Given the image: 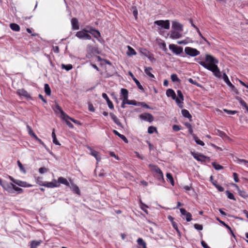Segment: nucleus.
Instances as JSON below:
<instances>
[{
  "mask_svg": "<svg viewBox=\"0 0 248 248\" xmlns=\"http://www.w3.org/2000/svg\"><path fill=\"white\" fill-rule=\"evenodd\" d=\"M196 60L200 65L208 70L212 71L216 77L219 78H221V75L220 70L217 65L218 62V60L209 54L205 55V61L208 63H206L203 61H199V60H201L200 58Z\"/></svg>",
  "mask_w": 248,
  "mask_h": 248,
  "instance_id": "obj_1",
  "label": "nucleus"
},
{
  "mask_svg": "<svg viewBox=\"0 0 248 248\" xmlns=\"http://www.w3.org/2000/svg\"><path fill=\"white\" fill-rule=\"evenodd\" d=\"M123 97L122 102V107L124 108L125 104L134 105L138 107L144 108H150L149 106L144 102H137L135 100H129L128 90L124 88H122L121 90V95Z\"/></svg>",
  "mask_w": 248,
  "mask_h": 248,
  "instance_id": "obj_2",
  "label": "nucleus"
},
{
  "mask_svg": "<svg viewBox=\"0 0 248 248\" xmlns=\"http://www.w3.org/2000/svg\"><path fill=\"white\" fill-rule=\"evenodd\" d=\"M55 112L57 116L60 117L62 121H64L66 125L71 128H74V125L70 122L71 121L74 123L78 125H81V123L76 120L69 117L62 109H55Z\"/></svg>",
  "mask_w": 248,
  "mask_h": 248,
  "instance_id": "obj_3",
  "label": "nucleus"
},
{
  "mask_svg": "<svg viewBox=\"0 0 248 248\" xmlns=\"http://www.w3.org/2000/svg\"><path fill=\"white\" fill-rule=\"evenodd\" d=\"M148 166L151 171L155 173V176L158 180L162 181H164L163 172L157 166L153 164H149Z\"/></svg>",
  "mask_w": 248,
  "mask_h": 248,
  "instance_id": "obj_4",
  "label": "nucleus"
},
{
  "mask_svg": "<svg viewBox=\"0 0 248 248\" xmlns=\"http://www.w3.org/2000/svg\"><path fill=\"white\" fill-rule=\"evenodd\" d=\"M185 52L187 55L192 57H196L200 54V52L196 48L189 46H186L185 48Z\"/></svg>",
  "mask_w": 248,
  "mask_h": 248,
  "instance_id": "obj_5",
  "label": "nucleus"
},
{
  "mask_svg": "<svg viewBox=\"0 0 248 248\" xmlns=\"http://www.w3.org/2000/svg\"><path fill=\"white\" fill-rule=\"evenodd\" d=\"M191 154L193 156V157L198 161L204 162L206 161H208L209 162L210 160V158L209 157L205 156L202 154L198 153H195L193 152H191Z\"/></svg>",
  "mask_w": 248,
  "mask_h": 248,
  "instance_id": "obj_6",
  "label": "nucleus"
},
{
  "mask_svg": "<svg viewBox=\"0 0 248 248\" xmlns=\"http://www.w3.org/2000/svg\"><path fill=\"white\" fill-rule=\"evenodd\" d=\"M76 36L79 39L86 40H90L92 38L91 36L88 33V30H83L78 31L76 33Z\"/></svg>",
  "mask_w": 248,
  "mask_h": 248,
  "instance_id": "obj_7",
  "label": "nucleus"
},
{
  "mask_svg": "<svg viewBox=\"0 0 248 248\" xmlns=\"http://www.w3.org/2000/svg\"><path fill=\"white\" fill-rule=\"evenodd\" d=\"M154 23L155 25H156L159 26H161L162 28H163L165 29L168 30L170 29V21L168 20H156V21H155Z\"/></svg>",
  "mask_w": 248,
  "mask_h": 248,
  "instance_id": "obj_8",
  "label": "nucleus"
},
{
  "mask_svg": "<svg viewBox=\"0 0 248 248\" xmlns=\"http://www.w3.org/2000/svg\"><path fill=\"white\" fill-rule=\"evenodd\" d=\"M16 93L20 97L24 98L26 99H29L31 98L30 94L24 89L17 90L16 91Z\"/></svg>",
  "mask_w": 248,
  "mask_h": 248,
  "instance_id": "obj_9",
  "label": "nucleus"
},
{
  "mask_svg": "<svg viewBox=\"0 0 248 248\" xmlns=\"http://www.w3.org/2000/svg\"><path fill=\"white\" fill-rule=\"evenodd\" d=\"M87 57L90 58L93 55L98 54L97 48L91 45H88L87 47Z\"/></svg>",
  "mask_w": 248,
  "mask_h": 248,
  "instance_id": "obj_10",
  "label": "nucleus"
},
{
  "mask_svg": "<svg viewBox=\"0 0 248 248\" xmlns=\"http://www.w3.org/2000/svg\"><path fill=\"white\" fill-rule=\"evenodd\" d=\"M169 48L176 55H180L183 52V48L181 46L174 44L169 45Z\"/></svg>",
  "mask_w": 248,
  "mask_h": 248,
  "instance_id": "obj_11",
  "label": "nucleus"
},
{
  "mask_svg": "<svg viewBox=\"0 0 248 248\" xmlns=\"http://www.w3.org/2000/svg\"><path fill=\"white\" fill-rule=\"evenodd\" d=\"M177 96L174 99L179 107H182V104L183 103L184 96L182 92L180 90L177 91Z\"/></svg>",
  "mask_w": 248,
  "mask_h": 248,
  "instance_id": "obj_12",
  "label": "nucleus"
},
{
  "mask_svg": "<svg viewBox=\"0 0 248 248\" xmlns=\"http://www.w3.org/2000/svg\"><path fill=\"white\" fill-rule=\"evenodd\" d=\"M3 189L9 193H13L14 185L11 183H8L6 181H3L1 186Z\"/></svg>",
  "mask_w": 248,
  "mask_h": 248,
  "instance_id": "obj_13",
  "label": "nucleus"
},
{
  "mask_svg": "<svg viewBox=\"0 0 248 248\" xmlns=\"http://www.w3.org/2000/svg\"><path fill=\"white\" fill-rule=\"evenodd\" d=\"M44 186L48 188H53L59 187L60 184L57 182L56 179H53L52 181L50 182H45Z\"/></svg>",
  "mask_w": 248,
  "mask_h": 248,
  "instance_id": "obj_14",
  "label": "nucleus"
},
{
  "mask_svg": "<svg viewBox=\"0 0 248 248\" xmlns=\"http://www.w3.org/2000/svg\"><path fill=\"white\" fill-rule=\"evenodd\" d=\"M140 119L149 123L152 122L154 120L153 116L149 113L142 114L140 115Z\"/></svg>",
  "mask_w": 248,
  "mask_h": 248,
  "instance_id": "obj_15",
  "label": "nucleus"
},
{
  "mask_svg": "<svg viewBox=\"0 0 248 248\" xmlns=\"http://www.w3.org/2000/svg\"><path fill=\"white\" fill-rule=\"evenodd\" d=\"M180 211L181 215L185 216L187 221L189 222L192 220V215L190 213L187 212L184 208H180Z\"/></svg>",
  "mask_w": 248,
  "mask_h": 248,
  "instance_id": "obj_16",
  "label": "nucleus"
},
{
  "mask_svg": "<svg viewBox=\"0 0 248 248\" xmlns=\"http://www.w3.org/2000/svg\"><path fill=\"white\" fill-rule=\"evenodd\" d=\"M72 29L74 30H78L79 29L78 21L76 18H72L71 19Z\"/></svg>",
  "mask_w": 248,
  "mask_h": 248,
  "instance_id": "obj_17",
  "label": "nucleus"
},
{
  "mask_svg": "<svg viewBox=\"0 0 248 248\" xmlns=\"http://www.w3.org/2000/svg\"><path fill=\"white\" fill-rule=\"evenodd\" d=\"M172 27L173 29L178 30L180 31H183V25L176 21L172 22Z\"/></svg>",
  "mask_w": 248,
  "mask_h": 248,
  "instance_id": "obj_18",
  "label": "nucleus"
},
{
  "mask_svg": "<svg viewBox=\"0 0 248 248\" xmlns=\"http://www.w3.org/2000/svg\"><path fill=\"white\" fill-rule=\"evenodd\" d=\"M102 97L107 101L109 108H113L114 107H113V103L109 99L108 95L106 93H103Z\"/></svg>",
  "mask_w": 248,
  "mask_h": 248,
  "instance_id": "obj_19",
  "label": "nucleus"
},
{
  "mask_svg": "<svg viewBox=\"0 0 248 248\" xmlns=\"http://www.w3.org/2000/svg\"><path fill=\"white\" fill-rule=\"evenodd\" d=\"M223 79L225 82L232 89L235 88L234 86L230 82L227 75L225 73L223 74Z\"/></svg>",
  "mask_w": 248,
  "mask_h": 248,
  "instance_id": "obj_20",
  "label": "nucleus"
},
{
  "mask_svg": "<svg viewBox=\"0 0 248 248\" xmlns=\"http://www.w3.org/2000/svg\"><path fill=\"white\" fill-rule=\"evenodd\" d=\"M129 75L131 77L133 80L134 81L137 86H138V88L141 91H143L144 89L142 86L140 84L139 81L136 78H135L133 74L131 72H129Z\"/></svg>",
  "mask_w": 248,
  "mask_h": 248,
  "instance_id": "obj_21",
  "label": "nucleus"
},
{
  "mask_svg": "<svg viewBox=\"0 0 248 248\" xmlns=\"http://www.w3.org/2000/svg\"><path fill=\"white\" fill-rule=\"evenodd\" d=\"M166 95L168 97H170L172 99L176 98V94L175 92L171 89H169L166 91Z\"/></svg>",
  "mask_w": 248,
  "mask_h": 248,
  "instance_id": "obj_22",
  "label": "nucleus"
},
{
  "mask_svg": "<svg viewBox=\"0 0 248 248\" xmlns=\"http://www.w3.org/2000/svg\"><path fill=\"white\" fill-rule=\"evenodd\" d=\"M182 36V34L177 31H171L170 37L172 39H178Z\"/></svg>",
  "mask_w": 248,
  "mask_h": 248,
  "instance_id": "obj_23",
  "label": "nucleus"
},
{
  "mask_svg": "<svg viewBox=\"0 0 248 248\" xmlns=\"http://www.w3.org/2000/svg\"><path fill=\"white\" fill-rule=\"evenodd\" d=\"M233 186L236 188L239 194L242 197L246 198L248 197V194H247L246 192L244 190H241L238 186L236 185V184L233 185Z\"/></svg>",
  "mask_w": 248,
  "mask_h": 248,
  "instance_id": "obj_24",
  "label": "nucleus"
},
{
  "mask_svg": "<svg viewBox=\"0 0 248 248\" xmlns=\"http://www.w3.org/2000/svg\"><path fill=\"white\" fill-rule=\"evenodd\" d=\"M91 151V155L93 156L97 161H99L101 159V156H100L99 153L96 151L93 150L91 148H89Z\"/></svg>",
  "mask_w": 248,
  "mask_h": 248,
  "instance_id": "obj_25",
  "label": "nucleus"
},
{
  "mask_svg": "<svg viewBox=\"0 0 248 248\" xmlns=\"http://www.w3.org/2000/svg\"><path fill=\"white\" fill-rule=\"evenodd\" d=\"M57 182L59 183V184L60 185V184H63L67 186H69V183L67 180V179L64 177H60L58 179V181H57Z\"/></svg>",
  "mask_w": 248,
  "mask_h": 248,
  "instance_id": "obj_26",
  "label": "nucleus"
},
{
  "mask_svg": "<svg viewBox=\"0 0 248 248\" xmlns=\"http://www.w3.org/2000/svg\"><path fill=\"white\" fill-rule=\"evenodd\" d=\"M182 114L184 117L188 118L190 121H191L192 116L187 109H182Z\"/></svg>",
  "mask_w": 248,
  "mask_h": 248,
  "instance_id": "obj_27",
  "label": "nucleus"
},
{
  "mask_svg": "<svg viewBox=\"0 0 248 248\" xmlns=\"http://www.w3.org/2000/svg\"><path fill=\"white\" fill-rule=\"evenodd\" d=\"M90 33L93 35L94 37L96 38L98 41L100 40L99 38L101 37V34L98 30H93V32L90 31Z\"/></svg>",
  "mask_w": 248,
  "mask_h": 248,
  "instance_id": "obj_28",
  "label": "nucleus"
},
{
  "mask_svg": "<svg viewBox=\"0 0 248 248\" xmlns=\"http://www.w3.org/2000/svg\"><path fill=\"white\" fill-rule=\"evenodd\" d=\"M113 132L116 135L118 136L119 138L123 140L125 143H128V141L124 135L120 134L117 131L115 130H113Z\"/></svg>",
  "mask_w": 248,
  "mask_h": 248,
  "instance_id": "obj_29",
  "label": "nucleus"
},
{
  "mask_svg": "<svg viewBox=\"0 0 248 248\" xmlns=\"http://www.w3.org/2000/svg\"><path fill=\"white\" fill-rule=\"evenodd\" d=\"M152 70V68L150 67H145L144 72L145 74L148 76L149 77L151 78H155V76L153 74H152L151 72V71Z\"/></svg>",
  "mask_w": 248,
  "mask_h": 248,
  "instance_id": "obj_30",
  "label": "nucleus"
},
{
  "mask_svg": "<svg viewBox=\"0 0 248 248\" xmlns=\"http://www.w3.org/2000/svg\"><path fill=\"white\" fill-rule=\"evenodd\" d=\"M128 51H127V55L128 56H132L136 55V51L132 47L129 46H127Z\"/></svg>",
  "mask_w": 248,
  "mask_h": 248,
  "instance_id": "obj_31",
  "label": "nucleus"
},
{
  "mask_svg": "<svg viewBox=\"0 0 248 248\" xmlns=\"http://www.w3.org/2000/svg\"><path fill=\"white\" fill-rule=\"evenodd\" d=\"M10 28L14 31H19L20 28L18 25L16 23H11L10 25Z\"/></svg>",
  "mask_w": 248,
  "mask_h": 248,
  "instance_id": "obj_32",
  "label": "nucleus"
},
{
  "mask_svg": "<svg viewBox=\"0 0 248 248\" xmlns=\"http://www.w3.org/2000/svg\"><path fill=\"white\" fill-rule=\"evenodd\" d=\"M52 137L53 139V142L56 145H60L61 144L60 143L59 141L56 138V134L54 132V129L53 130L52 133Z\"/></svg>",
  "mask_w": 248,
  "mask_h": 248,
  "instance_id": "obj_33",
  "label": "nucleus"
},
{
  "mask_svg": "<svg viewBox=\"0 0 248 248\" xmlns=\"http://www.w3.org/2000/svg\"><path fill=\"white\" fill-rule=\"evenodd\" d=\"M166 177L167 180L170 181L172 186H174V181L172 175L170 173H167L166 174Z\"/></svg>",
  "mask_w": 248,
  "mask_h": 248,
  "instance_id": "obj_34",
  "label": "nucleus"
},
{
  "mask_svg": "<svg viewBox=\"0 0 248 248\" xmlns=\"http://www.w3.org/2000/svg\"><path fill=\"white\" fill-rule=\"evenodd\" d=\"M70 188L72 191H73L77 194H78V195L80 194V190H79L78 186L77 185H76L75 184H72Z\"/></svg>",
  "mask_w": 248,
  "mask_h": 248,
  "instance_id": "obj_35",
  "label": "nucleus"
},
{
  "mask_svg": "<svg viewBox=\"0 0 248 248\" xmlns=\"http://www.w3.org/2000/svg\"><path fill=\"white\" fill-rule=\"evenodd\" d=\"M141 53H142L143 55L148 57V58H151V53L146 49H141L140 51Z\"/></svg>",
  "mask_w": 248,
  "mask_h": 248,
  "instance_id": "obj_36",
  "label": "nucleus"
},
{
  "mask_svg": "<svg viewBox=\"0 0 248 248\" xmlns=\"http://www.w3.org/2000/svg\"><path fill=\"white\" fill-rule=\"evenodd\" d=\"M193 137L197 144L200 145L201 146L204 145V143L200 140L195 135H193Z\"/></svg>",
  "mask_w": 248,
  "mask_h": 248,
  "instance_id": "obj_37",
  "label": "nucleus"
},
{
  "mask_svg": "<svg viewBox=\"0 0 248 248\" xmlns=\"http://www.w3.org/2000/svg\"><path fill=\"white\" fill-rule=\"evenodd\" d=\"M15 184L21 186H31V185H27L26 182H22L20 180H17L16 181H15Z\"/></svg>",
  "mask_w": 248,
  "mask_h": 248,
  "instance_id": "obj_38",
  "label": "nucleus"
},
{
  "mask_svg": "<svg viewBox=\"0 0 248 248\" xmlns=\"http://www.w3.org/2000/svg\"><path fill=\"white\" fill-rule=\"evenodd\" d=\"M137 242H138V244L140 246H141V247L140 248H146V243L143 240V239L142 238H138L137 240Z\"/></svg>",
  "mask_w": 248,
  "mask_h": 248,
  "instance_id": "obj_39",
  "label": "nucleus"
},
{
  "mask_svg": "<svg viewBox=\"0 0 248 248\" xmlns=\"http://www.w3.org/2000/svg\"><path fill=\"white\" fill-rule=\"evenodd\" d=\"M237 163L241 164H243L244 165L248 167V161L245 159L237 158L236 160Z\"/></svg>",
  "mask_w": 248,
  "mask_h": 248,
  "instance_id": "obj_40",
  "label": "nucleus"
},
{
  "mask_svg": "<svg viewBox=\"0 0 248 248\" xmlns=\"http://www.w3.org/2000/svg\"><path fill=\"white\" fill-rule=\"evenodd\" d=\"M41 243V241H33L31 242V248H37Z\"/></svg>",
  "mask_w": 248,
  "mask_h": 248,
  "instance_id": "obj_41",
  "label": "nucleus"
},
{
  "mask_svg": "<svg viewBox=\"0 0 248 248\" xmlns=\"http://www.w3.org/2000/svg\"><path fill=\"white\" fill-rule=\"evenodd\" d=\"M154 132L157 133V130L156 128L153 126H149L148 129V133L150 134H152Z\"/></svg>",
  "mask_w": 248,
  "mask_h": 248,
  "instance_id": "obj_42",
  "label": "nucleus"
},
{
  "mask_svg": "<svg viewBox=\"0 0 248 248\" xmlns=\"http://www.w3.org/2000/svg\"><path fill=\"white\" fill-rule=\"evenodd\" d=\"M45 92L47 95H50L51 94V89L49 87V86L48 84H45Z\"/></svg>",
  "mask_w": 248,
  "mask_h": 248,
  "instance_id": "obj_43",
  "label": "nucleus"
},
{
  "mask_svg": "<svg viewBox=\"0 0 248 248\" xmlns=\"http://www.w3.org/2000/svg\"><path fill=\"white\" fill-rule=\"evenodd\" d=\"M170 78L173 82H180V79L178 78V76L175 74H173L171 75Z\"/></svg>",
  "mask_w": 248,
  "mask_h": 248,
  "instance_id": "obj_44",
  "label": "nucleus"
},
{
  "mask_svg": "<svg viewBox=\"0 0 248 248\" xmlns=\"http://www.w3.org/2000/svg\"><path fill=\"white\" fill-rule=\"evenodd\" d=\"M188 81H189V83H190L191 84H193V85H195L196 86H197V87H201V85L197 81H196V80H193L192 78H189L188 79Z\"/></svg>",
  "mask_w": 248,
  "mask_h": 248,
  "instance_id": "obj_45",
  "label": "nucleus"
},
{
  "mask_svg": "<svg viewBox=\"0 0 248 248\" xmlns=\"http://www.w3.org/2000/svg\"><path fill=\"white\" fill-rule=\"evenodd\" d=\"M110 117H111V118L113 119V120L114 121V122L118 125H120V123L119 122L118 119H117V118L116 117V116L111 113L110 114Z\"/></svg>",
  "mask_w": 248,
  "mask_h": 248,
  "instance_id": "obj_46",
  "label": "nucleus"
},
{
  "mask_svg": "<svg viewBox=\"0 0 248 248\" xmlns=\"http://www.w3.org/2000/svg\"><path fill=\"white\" fill-rule=\"evenodd\" d=\"M62 68L65 69L67 71H69L72 69L73 66L72 64H69L67 65L62 64Z\"/></svg>",
  "mask_w": 248,
  "mask_h": 248,
  "instance_id": "obj_47",
  "label": "nucleus"
},
{
  "mask_svg": "<svg viewBox=\"0 0 248 248\" xmlns=\"http://www.w3.org/2000/svg\"><path fill=\"white\" fill-rule=\"evenodd\" d=\"M27 128L28 129V133L30 134V135L33 138H35L37 136L34 133L31 127L28 126Z\"/></svg>",
  "mask_w": 248,
  "mask_h": 248,
  "instance_id": "obj_48",
  "label": "nucleus"
},
{
  "mask_svg": "<svg viewBox=\"0 0 248 248\" xmlns=\"http://www.w3.org/2000/svg\"><path fill=\"white\" fill-rule=\"evenodd\" d=\"M36 183L40 186H44V185L45 184V182L43 181V179L42 177H38L36 179Z\"/></svg>",
  "mask_w": 248,
  "mask_h": 248,
  "instance_id": "obj_49",
  "label": "nucleus"
},
{
  "mask_svg": "<svg viewBox=\"0 0 248 248\" xmlns=\"http://www.w3.org/2000/svg\"><path fill=\"white\" fill-rule=\"evenodd\" d=\"M223 111L227 113L228 115H233L235 113H238L237 111L236 110H231L229 109H223Z\"/></svg>",
  "mask_w": 248,
  "mask_h": 248,
  "instance_id": "obj_50",
  "label": "nucleus"
},
{
  "mask_svg": "<svg viewBox=\"0 0 248 248\" xmlns=\"http://www.w3.org/2000/svg\"><path fill=\"white\" fill-rule=\"evenodd\" d=\"M212 165L213 166L214 168L217 170H220L223 169L222 166L216 163H212Z\"/></svg>",
  "mask_w": 248,
  "mask_h": 248,
  "instance_id": "obj_51",
  "label": "nucleus"
},
{
  "mask_svg": "<svg viewBox=\"0 0 248 248\" xmlns=\"http://www.w3.org/2000/svg\"><path fill=\"white\" fill-rule=\"evenodd\" d=\"M226 194H227V197L229 199H232V200H235L233 195L232 193H231L229 191H226Z\"/></svg>",
  "mask_w": 248,
  "mask_h": 248,
  "instance_id": "obj_52",
  "label": "nucleus"
},
{
  "mask_svg": "<svg viewBox=\"0 0 248 248\" xmlns=\"http://www.w3.org/2000/svg\"><path fill=\"white\" fill-rule=\"evenodd\" d=\"M17 164H18V166L20 170L21 171L23 172L24 173H26V170H25L22 164L19 161H17Z\"/></svg>",
  "mask_w": 248,
  "mask_h": 248,
  "instance_id": "obj_53",
  "label": "nucleus"
},
{
  "mask_svg": "<svg viewBox=\"0 0 248 248\" xmlns=\"http://www.w3.org/2000/svg\"><path fill=\"white\" fill-rule=\"evenodd\" d=\"M194 227L195 229L198 231H202L203 229V227L202 225L199 224H195Z\"/></svg>",
  "mask_w": 248,
  "mask_h": 248,
  "instance_id": "obj_54",
  "label": "nucleus"
},
{
  "mask_svg": "<svg viewBox=\"0 0 248 248\" xmlns=\"http://www.w3.org/2000/svg\"><path fill=\"white\" fill-rule=\"evenodd\" d=\"M172 225L173 227L176 230V231L178 233V234L180 235V232L179 230H178L177 223L175 221L173 222L172 223Z\"/></svg>",
  "mask_w": 248,
  "mask_h": 248,
  "instance_id": "obj_55",
  "label": "nucleus"
},
{
  "mask_svg": "<svg viewBox=\"0 0 248 248\" xmlns=\"http://www.w3.org/2000/svg\"><path fill=\"white\" fill-rule=\"evenodd\" d=\"M47 171H48V169H47L45 167H42L39 169V172L42 174L44 173L47 172Z\"/></svg>",
  "mask_w": 248,
  "mask_h": 248,
  "instance_id": "obj_56",
  "label": "nucleus"
},
{
  "mask_svg": "<svg viewBox=\"0 0 248 248\" xmlns=\"http://www.w3.org/2000/svg\"><path fill=\"white\" fill-rule=\"evenodd\" d=\"M133 14L134 16H135V17L136 18H137L138 14L137 9L136 8V7H133Z\"/></svg>",
  "mask_w": 248,
  "mask_h": 248,
  "instance_id": "obj_57",
  "label": "nucleus"
},
{
  "mask_svg": "<svg viewBox=\"0 0 248 248\" xmlns=\"http://www.w3.org/2000/svg\"><path fill=\"white\" fill-rule=\"evenodd\" d=\"M14 187L13 188V192H14V191H16L18 192H21L23 191L22 188L17 187V186H15V185H14Z\"/></svg>",
  "mask_w": 248,
  "mask_h": 248,
  "instance_id": "obj_58",
  "label": "nucleus"
},
{
  "mask_svg": "<svg viewBox=\"0 0 248 248\" xmlns=\"http://www.w3.org/2000/svg\"><path fill=\"white\" fill-rule=\"evenodd\" d=\"M240 103L242 106H243L245 108H248L247 103L244 100H243L242 99H240Z\"/></svg>",
  "mask_w": 248,
  "mask_h": 248,
  "instance_id": "obj_59",
  "label": "nucleus"
},
{
  "mask_svg": "<svg viewBox=\"0 0 248 248\" xmlns=\"http://www.w3.org/2000/svg\"><path fill=\"white\" fill-rule=\"evenodd\" d=\"M233 177L234 180L235 182L237 183L239 182L238 175L236 173H235V172L233 173Z\"/></svg>",
  "mask_w": 248,
  "mask_h": 248,
  "instance_id": "obj_60",
  "label": "nucleus"
},
{
  "mask_svg": "<svg viewBox=\"0 0 248 248\" xmlns=\"http://www.w3.org/2000/svg\"><path fill=\"white\" fill-rule=\"evenodd\" d=\"M34 139L37 140L40 144H41L44 147H46V146L45 144L41 139H39L37 136Z\"/></svg>",
  "mask_w": 248,
  "mask_h": 248,
  "instance_id": "obj_61",
  "label": "nucleus"
},
{
  "mask_svg": "<svg viewBox=\"0 0 248 248\" xmlns=\"http://www.w3.org/2000/svg\"><path fill=\"white\" fill-rule=\"evenodd\" d=\"M216 187L218 189V191L221 192L224 190V188L220 185H216Z\"/></svg>",
  "mask_w": 248,
  "mask_h": 248,
  "instance_id": "obj_62",
  "label": "nucleus"
},
{
  "mask_svg": "<svg viewBox=\"0 0 248 248\" xmlns=\"http://www.w3.org/2000/svg\"><path fill=\"white\" fill-rule=\"evenodd\" d=\"M172 129L175 131H178L180 130L179 126L177 125H173Z\"/></svg>",
  "mask_w": 248,
  "mask_h": 248,
  "instance_id": "obj_63",
  "label": "nucleus"
},
{
  "mask_svg": "<svg viewBox=\"0 0 248 248\" xmlns=\"http://www.w3.org/2000/svg\"><path fill=\"white\" fill-rule=\"evenodd\" d=\"M201 244L204 248H210L208 245L203 241L201 242Z\"/></svg>",
  "mask_w": 248,
  "mask_h": 248,
  "instance_id": "obj_64",
  "label": "nucleus"
}]
</instances>
